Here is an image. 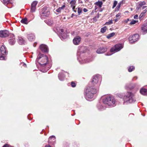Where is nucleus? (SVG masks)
<instances>
[{
    "instance_id": "nucleus-1",
    "label": "nucleus",
    "mask_w": 147,
    "mask_h": 147,
    "mask_svg": "<svg viewBox=\"0 0 147 147\" xmlns=\"http://www.w3.org/2000/svg\"><path fill=\"white\" fill-rule=\"evenodd\" d=\"M97 90L92 86L88 87L85 91L86 97L88 98H92L94 94L96 93Z\"/></svg>"
},
{
    "instance_id": "nucleus-2",
    "label": "nucleus",
    "mask_w": 147,
    "mask_h": 147,
    "mask_svg": "<svg viewBox=\"0 0 147 147\" xmlns=\"http://www.w3.org/2000/svg\"><path fill=\"white\" fill-rule=\"evenodd\" d=\"M123 99L124 102H125L128 103H131L135 102L136 101L133 94L131 93L128 92L124 96Z\"/></svg>"
},
{
    "instance_id": "nucleus-3",
    "label": "nucleus",
    "mask_w": 147,
    "mask_h": 147,
    "mask_svg": "<svg viewBox=\"0 0 147 147\" xmlns=\"http://www.w3.org/2000/svg\"><path fill=\"white\" fill-rule=\"evenodd\" d=\"M103 102L105 104L109 106H113L115 102L114 98L112 96H107L103 99Z\"/></svg>"
},
{
    "instance_id": "nucleus-4",
    "label": "nucleus",
    "mask_w": 147,
    "mask_h": 147,
    "mask_svg": "<svg viewBox=\"0 0 147 147\" xmlns=\"http://www.w3.org/2000/svg\"><path fill=\"white\" fill-rule=\"evenodd\" d=\"M37 60L41 65H45L48 63L47 57L43 55H38Z\"/></svg>"
},
{
    "instance_id": "nucleus-5",
    "label": "nucleus",
    "mask_w": 147,
    "mask_h": 147,
    "mask_svg": "<svg viewBox=\"0 0 147 147\" xmlns=\"http://www.w3.org/2000/svg\"><path fill=\"white\" fill-rule=\"evenodd\" d=\"M49 14V12L48 11L45 7H44L41 11L40 17L42 19H45Z\"/></svg>"
},
{
    "instance_id": "nucleus-6",
    "label": "nucleus",
    "mask_w": 147,
    "mask_h": 147,
    "mask_svg": "<svg viewBox=\"0 0 147 147\" xmlns=\"http://www.w3.org/2000/svg\"><path fill=\"white\" fill-rule=\"evenodd\" d=\"M123 46L121 44H118L115 45L111 49V52H116L120 51L122 48Z\"/></svg>"
},
{
    "instance_id": "nucleus-7",
    "label": "nucleus",
    "mask_w": 147,
    "mask_h": 147,
    "mask_svg": "<svg viewBox=\"0 0 147 147\" xmlns=\"http://www.w3.org/2000/svg\"><path fill=\"white\" fill-rule=\"evenodd\" d=\"M139 35L138 34H136L132 36H129L128 39L130 43H132L137 41L139 39Z\"/></svg>"
},
{
    "instance_id": "nucleus-8",
    "label": "nucleus",
    "mask_w": 147,
    "mask_h": 147,
    "mask_svg": "<svg viewBox=\"0 0 147 147\" xmlns=\"http://www.w3.org/2000/svg\"><path fill=\"white\" fill-rule=\"evenodd\" d=\"M57 30L59 34L60 38H61V37L62 38L64 39L67 38L66 34L64 32V30L62 29H57Z\"/></svg>"
},
{
    "instance_id": "nucleus-9",
    "label": "nucleus",
    "mask_w": 147,
    "mask_h": 147,
    "mask_svg": "<svg viewBox=\"0 0 147 147\" xmlns=\"http://www.w3.org/2000/svg\"><path fill=\"white\" fill-rule=\"evenodd\" d=\"M100 79V76L96 75L94 76L92 81V84L94 85H96Z\"/></svg>"
},
{
    "instance_id": "nucleus-10",
    "label": "nucleus",
    "mask_w": 147,
    "mask_h": 147,
    "mask_svg": "<svg viewBox=\"0 0 147 147\" xmlns=\"http://www.w3.org/2000/svg\"><path fill=\"white\" fill-rule=\"evenodd\" d=\"M9 32L7 30L0 31V37H5L7 36L9 34Z\"/></svg>"
},
{
    "instance_id": "nucleus-11",
    "label": "nucleus",
    "mask_w": 147,
    "mask_h": 147,
    "mask_svg": "<svg viewBox=\"0 0 147 147\" xmlns=\"http://www.w3.org/2000/svg\"><path fill=\"white\" fill-rule=\"evenodd\" d=\"M38 2L36 1H34L32 3L31 8V12H33L35 11L36 9V7Z\"/></svg>"
},
{
    "instance_id": "nucleus-12",
    "label": "nucleus",
    "mask_w": 147,
    "mask_h": 147,
    "mask_svg": "<svg viewBox=\"0 0 147 147\" xmlns=\"http://www.w3.org/2000/svg\"><path fill=\"white\" fill-rule=\"evenodd\" d=\"M81 40V38L79 36H77L74 38L73 40V43L75 45H79Z\"/></svg>"
},
{
    "instance_id": "nucleus-13",
    "label": "nucleus",
    "mask_w": 147,
    "mask_h": 147,
    "mask_svg": "<svg viewBox=\"0 0 147 147\" xmlns=\"http://www.w3.org/2000/svg\"><path fill=\"white\" fill-rule=\"evenodd\" d=\"M40 48L43 52H47L48 51V49L47 46L45 45L42 44L40 45Z\"/></svg>"
},
{
    "instance_id": "nucleus-14",
    "label": "nucleus",
    "mask_w": 147,
    "mask_h": 147,
    "mask_svg": "<svg viewBox=\"0 0 147 147\" xmlns=\"http://www.w3.org/2000/svg\"><path fill=\"white\" fill-rule=\"evenodd\" d=\"M107 50V49L105 48L100 47L96 51V52L98 54L104 53Z\"/></svg>"
},
{
    "instance_id": "nucleus-15",
    "label": "nucleus",
    "mask_w": 147,
    "mask_h": 147,
    "mask_svg": "<svg viewBox=\"0 0 147 147\" xmlns=\"http://www.w3.org/2000/svg\"><path fill=\"white\" fill-rule=\"evenodd\" d=\"M141 29L143 32L147 33V23L143 24L141 27Z\"/></svg>"
},
{
    "instance_id": "nucleus-16",
    "label": "nucleus",
    "mask_w": 147,
    "mask_h": 147,
    "mask_svg": "<svg viewBox=\"0 0 147 147\" xmlns=\"http://www.w3.org/2000/svg\"><path fill=\"white\" fill-rule=\"evenodd\" d=\"M0 53L3 55H6V51L5 47L4 46L2 45L1 47L0 50Z\"/></svg>"
},
{
    "instance_id": "nucleus-17",
    "label": "nucleus",
    "mask_w": 147,
    "mask_h": 147,
    "mask_svg": "<svg viewBox=\"0 0 147 147\" xmlns=\"http://www.w3.org/2000/svg\"><path fill=\"white\" fill-rule=\"evenodd\" d=\"M28 38L30 41H32L34 40L35 36L33 34H28Z\"/></svg>"
},
{
    "instance_id": "nucleus-18",
    "label": "nucleus",
    "mask_w": 147,
    "mask_h": 147,
    "mask_svg": "<svg viewBox=\"0 0 147 147\" xmlns=\"http://www.w3.org/2000/svg\"><path fill=\"white\" fill-rule=\"evenodd\" d=\"M140 92L143 95H147V89H146L142 88L140 90Z\"/></svg>"
},
{
    "instance_id": "nucleus-19",
    "label": "nucleus",
    "mask_w": 147,
    "mask_h": 147,
    "mask_svg": "<svg viewBox=\"0 0 147 147\" xmlns=\"http://www.w3.org/2000/svg\"><path fill=\"white\" fill-rule=\"evenodd\" d=\"M55 137L54 136H52L50 137L49 139V143H52L53 142L55 141Z\"/></svg>"
},
{
    "instance_id": "nucleus-20",
    "label": "nucleus",
    "mask_w": 147,
    "mask_h": 147,
    "mask_svg": "<svg viewBox=\"0 0 147 147\" xmlns=\"http://www.w3.org/2000/svg\"><path fill=\"white\" fill-rule=\"evenodd\" d=\"M76 3V1L75 0H72L70 2V3L71 4V6L72 7L73 10H74L75 9Z\"/></svg>"
},
{
    "instance_id": "nucleus-21",
    "label": "nucleus",
    "mask_w": 147,
    "mask_h": 147,
    "mask_svg": "<svg viewBox=\"0 0 147 147\" xmlns=\"http://www.w3.org/2000/svg\"><path fill=\"white\" fill-rule=\"evenodd\" d=\"M15 42V38L14 36H13L12 38L10 39L9 40V43L11 45H13Z\"/></svg>"
},
{
    "instance_id": "nucleus-22",
    "label": "nucleus",
    "mask_w": 147,
    "mask_h": 147,
    "mask_svg": "<svg viewBox=\"0 0 147 147\" xmlns=\"http://www.w3.org/2000/svg\"><path fill=\"white\" fill-rule=\"evenodd\" d=\"M19 43L20 45L24 44L25 41L24 40L23 38L21 37H19L18 38Z\"/></svg>"
},
{
    "instance_id": "nucleus-23",
    "label": "nucleus",
    "mask_w": 147,
    "mask_h": 147,
    "mask_svg": "<svg viewBox=\"0 0 147 147\" xmlns=\"http://www.w3.org/2000/svg\"><path fill=\"white\" fill-rule=\"evenodd\" d=\"M147 11V8H146L145 10H143L139 16L140 18H142L144 15V14L146 13Z\"/></svg>"
},
{
    "instance_id": "nucleus-24",
    "label": "nucleus",
    "mask_w": 147,
    "mask_h": 147,
    "mask_svg": "<svg viewBox=\"0 0 147 147\" xmlns=\"http://www.w3.org/2000/svg\"><path fill=\"white\" fill-rule=\"evenodd\" d=\"M21 22L22 23L25 24H27L28 23L27 19L26 18L22 19Z\"/></svg>"
},
{
    "instance_id": "nucleus-25",
    "label": "nucleus",
    "mask_w": 147,
    "mask_h": 147,
    "mask_svg": "<svg viewBox=\"0 0 147 147\" xmlns=\"http://www.w3.org/2000/svg\"><path fill=\"white\" fill-rule=\"evenodd\" d=\"M65 7V5H63L62 7L59 8L56 10V11L58 12H59L61 11L62 9H63Z\"/></svg>"
},
{
    "instance_id": "nucleus-26",
    "label": "nucleus",
    "mask_w": 147,
    "mask_h": 147,
    "mask_svg": "<svg viewBox=\"0 0 147 147\" xmlns=\"http://www.w3.org/2000/svg\"><path fill=\"white\" fill-rule=\"evenodd\" d=\"M95 4L99 6V7H101L102 4V1H98L96 2Z\"/></svg>"
},
{
    "instance_id": "nucleus-27",
    "label": "nucleus",
    "mask_w": 147,
    "mask_h": 147,
    "mask_svg": "<svg viewBox=\"0 0 147 147\" xmlns=\"http://www.w3.org/2000/svg\"><path fill=\"white\" fill-rule=\"evenodd\" d=\"M11 0H3V3L5 4H7L9 3H11Z\"/></svg>"
},
{
    "instance_id": "nucleus-28",
    "label": "nucleus",
    "mask_w": 147,
    "mask_h": 147,
    "mask_svg": "<svg viewBox=\"0 0 147 147\" xmlns=\"http://www.w3.org/2000/svg\"><path fill=\"white\" fill-rule=\"evenodd\" d=\"M115 33L114 32H112V33H111L110 34H109L107 36V38H108L109 39L111 37L115 35Z\"/></svg>"
},
{
    "instance_id": "nucleus-29",
    "label": "nucleus",
    "mask_w": 147,
    "mask_h": 147,
    "mask_svg": "<svg viewBox=\"0 0 147 147\" xmlns=\"http://www.w3.org/2000/svg\"><path fill=\"white\" fill-rule=\"evenodd\" d=\"M135 67L134 66H130L128 68L129 71L131 72L134 69Z\"/></svg>"
},
{
    "instance_id": "nucleus-30",
    "label": "nucleus",
    "mask_w": 147,
    "mask_h": 147,
    "mask_svg": "<svg viewBox=\"0 0 147 147\" xmlns=\"http://www.w3.org/2000/svg\"><path fill=\"white\" fill-rule=\"evenodd\" d=\"M107 29V28L106 26H104L103 28H101L100 32L102 33L105 32Z\"/></svg>"
},
{
    "instance_id": "nucleus-31",
    "label": "nucleus",
    "mask_w": 147,
    "mask_h": 147,
    "mask_svg": "<svg viewBox=\"0 0 147 147\" xmlns=\"http://www.w3.org/2000/svg\"><path fill=\"white\" fill-rule=\"evenodd\" d=\"M146 4V2L145 1L140 2L139 3V5L140 6V7L139 8V9L140 7H141L142 6L145 5Z\"/></svg>"
},
{
    "instance_id": "nucleus-32",
    "label": "nucleus",
    "mask_w": 147,
    "mask_h": 147,
    "mask_svg": "<svg viewBox=\"0 0 147 147\" xmlns=\"http://www.w3.org/2000/svg\"><path fill=\"white\" fill-rule=\"evenodd\" d=\"M138 22V20H132L129 24L130 25H132Z\"/></svg>"
},
{
    "instance_id": "nucleus-33",
    "label": "nucleus",
    "mask_w": 147,
    "mask_h": 147,
    "mask_svg": "<svg viewBox=\"0 0 147 147\" xmlns=\"http://www.w3.org/2000/svg\"><path fill=\"white\" fill-rule=\"evenodd\" d=\"M47 23L49 25H51L53 23V21L51 20H48Z\"/></svg>"
},
{
    "instance_id": "nucleus-34",
    "label": "nucleus",
    "mask_w": 147,
    "mask_h": 147,
    "mask_svg": "<svg viewBox=\"0 0 147 147\" xmlns=\"http://www.w3.org/2000/svg\"><path fill=\"white\" fill-rule=\"evenodd\" d=\"M82 11V8H78V15H80Z\"/></svg>"
},
{
    "instance_id": "nucleus-35",
    "label": "nucleus",
    "mask_w": 147,
    "mask_h": 147,
    "mask_svg": "<svg viewBox=\"0 0 147 147\" xmlns=\"http://www.w3.org/2000/svg\"><path fill=\"white\" fill-rule=\"evenodd\" d=\"M117 1H115L114 2L113 5L112 7V8L113 9L117 5Z\"/></svg>"
},
{
    "instance_id": "nucleus-36",
    "label": "nucleus",
    "mask_w": 147,
    "mask_h": 147,
    "mask_svg": "<svg viewBox=\"0 0 147 147\" xmlns=\"http://www.w3.org/2000/svg\"><path fill=\"white\" fill-rule=\"evenodd\" d=\"M121 5L118 4L116 8L115 9V10L116 11H118L119 10V9Z\"/></svg>"
},
{
    "instance_id": "nucleus-37",
    "label": "nucleus",
    "mask_w": 147,
    "mask_h": 147,
    "mask_svg": "<svg viewBox=\"0 0 147 147\" xmlns=\"http://www.w3.org/2000/svg\"><path fill=\"white\" fill-rule=\"evenodd\" d=\"M61 73H59L58 75V77L59 79L61 81L63 80V78H61Z\"/></svg>"
},
{
    "instance_id": "nucleus-38",
    "label": "nucleus",
    "mask_w": 147,
    "mask_h": 147,
    "mask_svg": "<svg viewBox=\"0 0 147 147\" xmlns=\"http://www.w3.org/2000/svg\"><path fill=\"white\" fill-rule=\"evenodd\" d=\"M121 14V13H118L116 15V17L117 18H118V19H119L120 17H121V16H120Z\"/></svg>"
},
{
    "instance_id": "nucleus-39",
    "label": "nucleus",
    "mask_w": 147,
    "mask_h": 147,
    "mask_svg": "<svg viewBox=\"0 0 147 147\" xmlns=\"http://www.w3.org/2000/svg\"><path fill=\"white\" fill-rule=\"evenodd\" d=\"M71 85L73 87H74L76 86V84L73 82H71Z\"/></svg>"
},
{
    "instance_id": "nucleus-40",
    "label": "nucleus",
    "mask_w": 147,
    "mask_h": 147,
    "mask_svg": "<svg viewBox=\"0 0 147 147\" xmlns=\"http://www.w3.org/2000/svg\"><path fill=\"white\" fill-rule=\"evenodd\" d=\"M92 61V60H89V61H86L84 60V61H83V62H82V63H88L90 61Z\"/></svg>"
},
{
    "instance_id": "nucleus-41",
    "label": "nucleus",
    "mask_w": 147,
    "mask_h": 147,
    "mask_svg": "<svg viewBox=\"0 0 147 147\" xmlns=\"http://www.w3.org/2000/svg\"><path fill=\"white\" fill-rule=\"evenodd\" d=\"M112 23H113V21L112 20H111L109 22L106 23V24H111Z\"/></svg>"
},
{
    "instance_id": "nucleus-42",
    "label": "nucleus",
    "mask_w": 147,
    "mask_h": 147,
    "mask_svg": "<svg viewBox=\"0 0 147 147\" xmlns=\"http://www.w3.org/2000/svg\"><path fill=\"white\" fill-rule=\"evenodd\" d=\"M138 16L137 15H135L134 16V18L135 19H138Z\"/></svg>"
},
{
    "instance_id": "nucleus-43",
    "label": "nucleus",
    "mask_w": 147,
    "mask_h": 147,
    "mask_svg": "<svg viewBox=\"0 0 147 147\" xmlns=\"http://www.w3.org/2000/svg\"><path fill=\"white\" fill-rule=\"evenodd\" d=\"M124 0H122L120 2L119 4L121 5V4H123L124 3Z\"/></svg>"
},
{
    "instance_id": "nucleus-44",
    "label": "nucleus",
    "mask_w": 147,
    "mask_h": 147,
    "mask_svg": "<svg viewBox=\"0 0 147 147\" xmlns=\"http://www.w3.org/2000/svg\"><path fill=\"white\" fill-rule=\"evenodd\" d=\"M4 59V57L3 56H0V60H3Z\"/></svg>"
},
{
    "instance_id": "nucleus-45",
    "label": "nucleus",
    "mask_w": 147,
    "mask_h": 147,
    "mask_svg": "<svg viewBox=\"0 0 147 147\" xmlns=\"http://www.w3.org/2000/svg\"><path fill=\"white\" fill-rule=\"evenodd\" d=\"M83 11L84 12H86L87 11H88V10L87 9H86V8H84L83 9Z\"/></svg>"
},
{
    "instance_id": "nucleus-46",
    "label": "nucleus",
    "mask_w": 147,
    "mask_h": 147,
    "mask_svg": "<svg viewBox=\"0 0 147 147\" xmlns=\"http://www.w3.org/2000/svg\"><path fill=\"white\" fill-rule=\"evenodd\" d=\"M129 21V19H127L126 20H125V22H126V23H127Z\"/></svg>"
},
{
    "instance_id": "nucleus-47",
    "label": "nucleus",
    "mask_w": 147,
    "mask_h": 147,
    "mask_svg": "<svg viewBox=\"0 0 147 147\" xmlns=\"http://www.w3.org/2000/svg\"><path fill=\"white\" fill-rule=\"evenodd\" d=\"M146 7H147V6H143L142 7V9H145V8H146Z\"/></svg>"
},
{
    "instance_id": "nucleus-48",
    "label": "nucleus",
    "mask_w": 147,
    "mask_h": 147,
    "mask_svg": "<svg viewBox=\"0 0 147 147\" xmlns=\"http://www.w3.org/2000/svg\"><path fill=\"white\" fill-rule=\"evenodd\" d=\"M45 147H51L49 145H47L45 146Z\"/></svg>"
},
{
    "instance_id": "nucleus-49",
    "label": "nucleus",
    "mask_w": 147,
    "mask_h": 147,
    "mask_svg": "<svg viewBox=\"0 0 147 147\" xmlns=\"http://www.w3.org/2000/svg\"><path fill=\"white\" fill-rule=\"evenodd\" d=\"M118 20H119V19H118V18L117 19H115V22H117L118 21Z\"/></svg>"
},
{
    "instance_id": "nucleus-50",
    "label": "nucleus",
    "mask_w": 147,
    "mask_h": 147,
    "mask_svg": "<svg viewBox=\"0 0 147 147\" xmlns=\"http://www.w3.org/2000/svg\"><path fill=\"white\" fill-rule=\"evenodd\" d=\"M73 11H74V12H76V10H75V9H74V10H73Z\"/></svg>"
},
{
    "instance_id": "nucleus-51",
    "label": "nucleus",
    "mask_w": 147,
    "mask_h": 147,
    "mask_svg": "<svg viewBox=\"0 0 147 147\" xmlns=\"http://www.w3.org/2000/svg\"><path fill=\"white\" fill-rule=\"evenodd\" d=\"M72 16H73V14H72Z\"/></svg>"
},
{
    "instance_id": "nucleus-52",
    "label": "nucleus",
    "mask_w": 147,
    "mask_h": 147,
    "mask_svg": "<svg viewBox=\"0 0 147 147\" xmlns=\"http://www.w3.org/2000/svg\"><path fill=\"white\" fill-rule=\"evenodd\" d=\"M35 45H34V47H35Z\"/></svg>"
},
{
    "instance_id": "nucleus-53",
    "label": "nucleus",
    "mask_w": 147,
    "mask_h": 147,
    "mask_svg": "<svg viewBox=\"0 0 147 147\" xmlns=\"http://www.w3.org/2000/svg\"><path fill=\"white\" fill-rule=\"evenodd\" d=\"M35 45H34V47H35Z\"/></svg>"
},
{
    "instance_id": "nucleus-54",
    "label": "nucleus",
    "mask_w": 147,
    "mask_h": 147,
    "mask_svg": "<svg viewBox=\"0 0 147 147\" xmlns=\"http://www.w3.org/2000/svg\"><path fill=\"white\" fill-rule=\"evenodd\" d=\"M24 65L26 66V65L25 64H24Z\"/></svg>"
}]
</instances>
